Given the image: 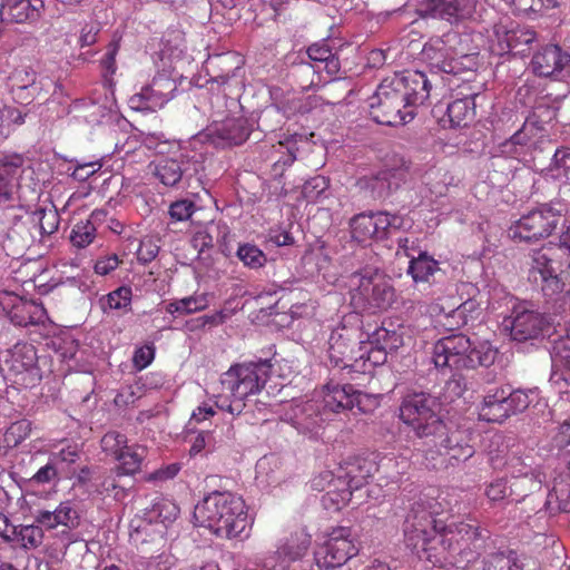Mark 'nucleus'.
Returning a JSON list of instances; mask_svg holds the SVG:
<instances>
[{"instance_id":"f257e3e1","label":"nucleus","mask_w":570,"mask_h":570,"mask_svg":"<svg viewBox=\"0 0 570 570\" xmlns=\"http://www.w3.org/2000/svg\"><path fill=\"white\" fill-rule=\"evenodd\" d=\"M432 502L420 500L413 504L404 521V539L407 548L420 559L433 561L436 557L433 542L438 539L445 550L464 551L480 537L479 529L465 522L451 521L442 524L433 518Z\"/></svg>"},{"instance_id":"f03ea898","label":"nucleus","mask_w":570,"mask_h":570,"mask_svg":"<svg viewBox=\"0 0 570 570\" xmlns=\"http://www.w3.org/2000/svg\"><path fill=\"white\" fill-rule=\"evenodd\" d=\"M431 81L419 70H406L384 78L370 100L373 119L382 125L401 126L414 118V107L430 97Z\"/></svg>"},{"instance_id":"7ed1b4c3","label":"nucleus","mask_w":570,"mask_h":570,"mask_svg":"<svg viewBox=\"0 0 570 570\" xmlns=\"http://www.w3.org/2000/svg\"><path fill=\"white\" fill-rule=\"evenodd\" d=\"M194 519L197 525L225 539L248 538L253 524L245 501L230 492L208 494L195 507Z\"/></svg>"},{"instance_id":"20e7f679","label":"nucleus","mask_w":570,"mask_h":570,"mask_svg":"<svg viewBox=\"0 0 570 570\" xmlns=\"http://www.w3.org/2000/svg\"><path fill=\"white\" fill-rule=\"evenodd\" d=\"M363 394L351 384H340L331 379L322 389L318 397L306 402L291 403L284 420L292 423L299 432L316 435L318 429L328 419V413L360 405Z\"/></svg>"},{"instance_id":"39448f33","label":"nucleus","mask_w":570,"mask_h":570,"mask_svg":"<svg viewBox=\"0 0 570 570\" xmlns=\"http://www.w3.org/2000/svg\"><path fill=\"white\" fill-rule=\"evenodd\" d=\"M271 368L267 360L232 366L220 377L222 392L213 394L214 404L232 415H239L245 409V400L265 386Z\"/></svg>"},{"instance_id":"423d86ee","label":"nucleus","mask_w":570,"mask_h":570,"mask_svg":"<svg viewBox=\"0 0 570 570\" xmlns=\"http://www.w3.org/2000/svg\"><path fill=\"white\" fill-rule=\"evenodd\" d=\"M476 47L470 45L468 35L449 32L431 38L422 48V60L432 69L444 73L460 75L476 68Z\"/></svg>"},{"instance_id":"0eeeda50","label":"nucleus","mask_w":570,"mask_h":570,"mask_svg":"<svg viewBox=\"0 0 570 570\" xmlns=\"http://www.w3.org/2000/svg\"><path fill=\"white\" fill-rule=\"evenodd\" d=\"M212 107H217L213 110L212 122L204 131L190 138V145L205 150L204 142L207 140L217 147L243 144L249 136V127L247 119L237 111L238 102L217 96L216 102L212 101Z\"/></svg>"},{"instance_id":"6e6552de","label":"nucleus","mask_w":570,"mask_h":570,"mask_svg":"<svg viewBox=\"0 0 570 570\" xmlns=\"http://www.w3.org/2000/svg\"><path fill=\"white\" fill-rule=\"evenodd\" d=\"M495 354V351L485 343L476 346L465 335L452 334L434 344L432 361L435 367L460 371L489 366L494 362Z\"/></svg>"},{"instance_id":"1a4fd4ad","label":"nucleus","mask_w":570,"mask_h":570,"mask_svg":"<svg viewBox=\"0 0 570 570\" xmlns=\"http://www.w3.org/2000/svg\"><path fill=\"white\" fill-rule=\"evenodd\" d=\"M206 151L185 142L170 144V155L150 164L151 173L167 187H176L184 178L197 175L204 169Z\"/></svg>"},{"instance_id":"9d476101","label":"nucleus","mask_w":570,"mask_h":570,"mask_svg":"<svg viewBox=\"0 0 570 570\" xmlns=\"http://www.w3.org/2000/svg\"><path fill=\"white\" fill-rule=\"evenodd\" d=\"M346 286L351 304L362 312L385 311L395 301L390 281L377 272L354 273L347 278Z\"/></svg>"},{"instance_id":"9b49d317","label":"nucleus","mask_w":570,"mask_h":570,"mask_svg":"<svg viewBox=\"0 0 570 570\" xmlns=\"http://www.w3.org/2000/svg\"><path fill=\"white\" fill-rule=\"evenodd\" d=\"M400 419L419 438L442 436L445 423L441 416V403L438 397L425 393L406 395L400 406Z\"/></svg>"},{"instance_id":"f8f14e48","label":"nucleus","mask_w":570,"mask_h":570,"mask_svg":"<svg viewBox=\"0 0 570 570\" xmlns=\"http://www.w3.org/2000/svg\"><path fill=\"white\" fill-rule=\"evenodd\" d=\"M361 324L360 314L352 312L344 315L332 330L327 342V354L334 366L351 371V363L354 362L360 341L364 337Z\"/></svg>"},{"instance_id":"ddd939ff","label":"nucleus","mask_w":570,"mask_h":570,"mask_svg":"<svg viewBox=\"0 0 570 570\" xmlns=\"http://www.w3.org/2000/svg\"><path fill=\"white\" fill-rule=\"evenodd\" d=\"M0 370L9 380L23 387H33L42 379L37 351L28 343H17L7 350Z\"/></svg>"},{"instance_id":"4468645a","label":"nucleus","mask_w":570,"mask_h":570,"mask_svg":"<svg viewBox=\"0 0 570 570\" xmlns=\"http://www.w3.org/2000/svg\"><path fill=\"white\" fill-rule=\"evenodd\" d=\"M309 546L308 533L303 530L292 533L279 540L275 550L257 559V570H315L314 564H309L308 569L297 564L307 553Z\"/></svg>"},{"instance_id":"2eb2a0df","label":"nucleus","mask_w":570,"mask_h":570,"mask_svg":"<svg viewBox=\"0 0 570 570\" xmlns=\"http://www.w3.org/2000/svg\"><path fill=\"white\" fill-rule=\"evenodd\" d=\"M561 212V209L550 205L538 207L514 222L509 228V236L520 242H532L548 237L560 223Z\"/></svg>"},{"instance_id":"dca6fc26","label":"nucleus","mask_w":570,"mask_h":570,"mask_svg":"<svg viewBox=\"0 0 570 570\" xmlns=\"http://www.w3.org/2000/svg\"><path fill=\"white\" fill-rule=\"evenodd\" d=\"M358 552L352 531L346 527L333 529L324 544L315 552V570L343 566Z\"/></svg>"},{"instance_id":"f3484780","label":"nucleus","mask_w":570,"mask_h":570,"mask_svg":"<svg viewBox=\"0 0 570 570\" xmlns=\"http://www.w3.org/2000/svg\"><path fill=\"white\" fill-rule=\"evenodd\" d=\"M417 12L422 18L440 19L451 24L482 20V11L476 9V0H423Z\"/></svg>"},{"instance_id":"a211bd4d","label":"nucleus","mask_w":570,"mask_h":570,"mask_svg":"<svg viewBox=\"0 0 570 570\" xmlns=\"http://www.w3.org/2000/svg\"><path fill=\"white\" fill-rule=\"evenodd\" d=\"M0 315L17 326L45 325L48 321L42 304L27 301L13 292L0 291Z\"/></svg>"},{"instance_id":"6ab92c4d","label":"nucleus","mask_w":570,"mask_h":570,"mask_svg":"<svg viewBox=\"0 0 570 570\" xmlns=\"http://www.w3.org/2000/svg\"><path fill=\"white\" fill-rule=\"evenodd\" d=\"M535 40V32L529 28L520 27L513 22L503 21L493 27L489 49L492 53L503 56L511 51L524 55L529 45Z\"/></svg>"},{"instance_id":"aec40b11","label":"nucleus","mask_w":570,"mask_h":570,"mask_svg":"<svg viewBox=\"0 0 570 570\" xmlns=\"http://www.w3.org/2000/svg\"><path fill=\"white\" fill-rule=\"evenodd\" d=\"M509 304L512 311L504 316L502 326L515 341H525L537 337L544 326L543 317L528 308L525 303H519L515 298L510 297Z\"/></svg>"},{"instance_id":"412c9836","label":"nucleus","mask_w":570,"mask_h":570,"mask_svg":"<svg viewBox=\"0 0 570 570\" xmlns=\"http://www.w3.org/2000/svg\"><path fill=\"white\" fill-rule=\"evenodd\" d=\"M232 60H234V56L229 53L218 55L209 57L204 67L206 76H208L205 82L210 85V90L219 91L222 89L224 98L239 91L243 85L239 75L240 68L232 66Z\"/></svg>"},{"instance_id":"4be33fe9","label":"nucleus","mask_w":570,"mask_h":570,"mask_svg":"<svg viewBox=\"0 0 570 570\" xmlns=\"http://www.w3.org/2000/svg\"><path fill=\"white\" fill-rule=\"evenodd\" d=\"M177 89L175 81L165 73L154 77L151 82L132 95L129 107L136 111L154 112L161 109L171 98Z\"/></svg>"},{"instance_id":"5701e85b","label":"nucleus","mask_w":570,"mask_h":570,"mask_svg":"<svg viewBox=\"0 0 570 570\" xmlns=\"http://www.w3.org/2000/svg\"><path fill=\"white\" fill-rule=\"evenodd\" d=\"M532 71L540 77H560L570 81V55L559 46L548 45L539 49L531 60Z\"/></svg>"},{"instance_id":"b1692460","label":"nucleus","mask_w":570,"mask_h":570,"mask_svg":"<svg viewBox=\"0 0 570 570\" xmlns=\"http://www.w3.org/2000/svg\"><path fill=\"white\" fill-rule=\"evenodd\" d=\"M23 171L21 156L11 155L0 158V206L9 208L19 205V179Z\"/></svg>"},{"instance_id":"393cba45","label":"nucleus","mask_w":570,"mask_h":570,"mask_svg":"<svg viewBox=\"0 0 570 570\" xmlns=\"http://www.w3.org/2000/svg\"><path fill=\"white\" fill-rule=\"evenodd\" d=\"M80 515L72 501L61 502L53 511L39 510L35 521L47 530L61 527V534L69 537L70 531L79 525Z\"/></svg>"},{"instance_id":"a878e982","label":"nucleus","mask_w":570,"mask_h":570,"mask_svg":"<svg viewBox=\"0 0 570 570\" xmlns=\"http://www.w3.org/2000/svg\"><path fill=\"white\" fill-rule=\"evenodd\" d=\"M540 132L541 128L537 127L535 121L527 119L519 131L499 145V155L515 159L524 158L537 139L541 137Z\"/></svg>"},{"instance_id":"bb28decb","label":"nucleus","mask_w":570,"mask_h":570,"mask_svg":"<svg viewBox=\"0 0 570 570\" xmlns=\"http://www.w3.org/2000/svg\"><path fill=\"white\" fill-rule=\"evenodd\" d=\"M394 464L392 459L383 460L381 464H376L373 460L357 458L353 461L346 462L343 475V481L352 490L360 489L367 482V479L373 476L375 472L383 468L390 469Z\"/></svg>"},{"instance_id":"cd10ccee","label":"nucleus","mask_w":570,"mask_h":570,"mask_svg":"<svg viewBox=\"0 0 570 570\" xmlns=\"http://www.w3.org/2000/svg\"><path fill=\"white\" fill-rule=\"evenodd\" d=\"M435 439V443L440 444L445 450V454L451 460L463 462L470 459L474 454V449L470 443V435L463 430L445 431L442 436L432 435Z\"/></svg>"},{"instance_id":"c85d7f7f","label":"nucleus","mask_w":570,"mask_h":570,"mask_svg":"<svg viewBox=\"0 0 570 570\" xmlns=\"http://www.w3.org/2000/svg\"><path fill=\"white\" fill-rule=\"evenodd\" d=\"M43 8V0H2L0 19L22 23L35 20Z\"/></svg>"},{"instance_id":"c756f323","label":"nucleus","mask_w":570,"mask_h":570,"mask_svg":"<svg viewBox=\"0 0 570 570\" xmlns=\"http://www.w3.org/2000/svg\"><path fill=\"white\" fill-rule=\"evenodd\" d=\"M411 328L404 324H397L396 326L390 323H383V325L376 328L370 336L372 344L381 346L387 352H394L403 346L407 341L411 340Z\"/></svg>"},{"instance_id":"7c9ffc66","label":"nucleus","mask_w":570,"mask_h":570,"mask_svg":"<svg viewBox=\"0 0 570 570\" xmlns=\"http://www.w3.org/2000/svg\"><path fill=\"white\" fill-rule=\"evenodd\" d=\"M479 416L487 422L501 423L510 416L504 387L490 389L483 397Z\"/></svg>"},{"instance_id":"2f4dec72","label":"nucleus","mask_w":570,"mask_h":570,"mask_svg":"<svg viewBox=\"0 0 570 570\" xmlns=\"http://www.w3.org/2000/svg\"><path fill=\"white\" fill-rule=\"evenodd\" d=\"M387 356V351L372 344V340L368 341H360V346L357 347V355L354 358V362L351 363V372L357 373H371L372 370L385 363Z\"/></svg>"},{"instance_id":"473e14b6","label":"nucleus","mask_w":570,"mask_h":570,"mask_svg":"<svg viewBox=\"0 0 570 570\" xmlns=\"http://www.w3.org/2000/svg\"><path fill=\"white\" fill-rule=\"evenodd\" d=\"M552 374L550 380H570V328L566 336L558 338L551 350Z\"/></svg>"},{"instance_id":"72a5a7b5","label":"nucleus","mask_w":570,"mask_h":570,"mask_svg":"<svg viewBox=\"0 0 570 570\" xmlns=\"http://www.w3.org/2000/svg\"><path fill=\"white\" fill-rule=\"evenodd\" d=\"M9 87L17 99L33 97L40 89L36 81V72L29 67L13 70L9 76Z\"/></svg>"},{"instance_id":"f704fd0d","label":"nucleus","mask_w":570,"mask_h":570,"mask_svg":"<svg viewBox=\"0 0 570 570\" xmlns=\"http://www.w3.org/2000/svg\"><path fill=\"white\" fill-rule=\"evenodd\" d=\"M475 97L466 96L448 105V117L452 127H466L475 118Z\"/></svg>"},{"instance_id":"c9c22d12","label":"nucleus","mask_w":570,"mask_h":570,"mask_svg":"<svg viewBox=\"0 0 570 570\" xmlns=\"http://www.w3.org/2000/svg\"><path fill=\"white\" fill-rule=\"evenodd\" d=\"M373 219L376 239H383L396 230H406L412 226V219L386 212L373 213Z\"/></svg>"},{"instance_id":"e433bc0d","label":"nucleus","mask_w":570,"mask_h":570,"mask_svg":"<svg viewBox=\"0 0 570 570\" xmlns=\"http://www.w3.org/2000/svg\"><path fill=\"white\" fill-rule=\"evenodd\" d=\"M504 392L510 415L524 411L532 403H534V406H547V403L541 400L540 391L537 387L514 391H511L510 387H504Z\"/></svg>"},{"instance_id":"4c0bfd02","label":"nucleus","mask_w":570,"mask_h":570,"mask_svg":"<svg viewBox=\"0 0 570 570\" xmlns=\"http://www.w3.org/2000/svg\"><path fill=\"white\" fill-rule=\"evenodd\" d=\"M27 220L38 229L40 236L51 235L58 229L59 214L53 205L38 207L27 213Z\"/></svg>"},{"instance_id":"58836bf2","label":"nucleus","mask_w":570,"mask_h":570,"mask_svg":"<svg viewBox=\"0 0 570 570\" xmlns=\"http://www.w3.org/2000/svg\"><path fill=\"white\" fill-rule=\"evenodd\" d=\"M208 306V294L200 293L169 302L166 312L173 316H181L205 311Z\"/></svg>"},{"instance_id":"ea45409f","label":"nucleus","mask_w":570,"mask_h":570,"mask_svg":"<svg viewBox=\"0 0 570 570\" xmlns=\"http://www.w3.org/2000/svg\"><path fill=\"white\" fill-rule=\"evenodd\" d=\"M179 511V507L173 500L157 498L146 517L150 522H159L167 527L177 519Z\"/></svg>"},{"instance_id":"a19ab883","label":"nucleus","mask_w":570,"mask_h":570,"mask_svg":"<svg viewBox=\"0 0 570 570\" xmlns=\"http://www.w3.org/2000/svg\"><path fill=\"white\" fill-rule=\"evenodd\" d=\"M439 269V263L424 252L419 253L417 257L410 261L407 273L415 283H419L429 282L430 277Z\"/></svg>"},{"instance_id":"79ce46f5","label":"nucleus","mask_w":570,"mask_h":570,"mask_svg":"<svg viewBox=\"0 0 570 570\" xmlns=\"http://www.w3.org/2000/svg\"><path fill=\"white\" fill-rule=\"evenodd\" d=\"M70 111L90 125L101 124L109 116V110L105 106L85 99L73 101Z\"/></svg>"},{"instance_id":"37998d69","label":"nucleus","mask_w":570,"mask_h":570,"mask_svg":"<svg viewBox=\"0 0 570 570\" xmlns=\"http://www.w3.org/2000/svg\"><path fill=\"white\" fill-rule=\"evenodd\" d=\"M307 55L314 62L324 65L323 69L330 75L335 76L340 70L338 59L326 42H317L308 47Z\"/></svg>"},{"instance_id":"c03bdc74","label":"nucleus","mask_w":570,"mask_h":570,"mask_svg":"<svg viewBox=\"0 0 570 570\" xmlns=\"http://www.w3.org/2000/svg\"><path fill=\"white\" fill-rule=\"evenodd\" d=\"M42 529L43 527H41L39 523L19 525L14 534L16 538L11 543L24 550L36 549L42 543Z\"/></svg>"},{"instance_id":"a18cd8bd","label":"nucleus","mask_w":570,"mask_h":570,"mask_svg":"<svg viewBox=\"0 0 570 570\" xmlns=\"http://www.w3.org/2000/svg\"><path fill=\"white\" fill-rule=\"evenodd\" d=\"M352 492L346 483H335L322 497V504L326 510L338 511L351 501Z\"/></svg>"},{"instance_id":"49530a36","label":"nucleus","mask_w":570,"mask_h":570,"mask_svg":"<svg viewBox=\"0 0 570 570\" xmlns=\"http://www.w3.org/2000/svg\"><path fill=\"white\" fill-rule=\"evenodd\" d=\"M146 454V449L139 445L128 446L120 454L118 471L120 474L129 475L140 469L141 461Z\"/></svg>"},{"instance_id":"de8ad7c7","label":"nucleus","mask_w":570,"mask_h":570,"mask_svg":"<svg viewBox=\"0 0 570 570\" xmlns=\"http://www.w3.org/2000/svg\"><path fill=\"white\" fill-rule=\"evenodd\" d=\"M132 292L128 286H121L101 299V308L107 311L127 312L131 304Z\"/></svg>"},{"instance_id":"09e8293b","label":"nucleus","mask_w":570,"mask_h":570,"mask_svg":"<svg viewBox=\"0 0 570 570\" xmlns=\"http://www.w3.org/2000/svg\"><path fill=\"white\" fill-rule=\"evenodd\" d=\"M548 174L551 178L560 181L570 183V149L561 148L558 149L554 155L552 163L549 166Z\"/></svg>"},{"instance_id":"8fccbe9b","label":"nucleus","mask_w":570,"mask_h":570,"mask_svg":"<svg viewBox=\"0 0 570 570\" xmlns=\"http://www.w3.org/2000/svg\"><path fill=\"white\" fill-rule=\"evenodd\" d=\"M352 234L358 242H366L376 238L373 213L360 214L352 219Z\"/></svg>"},{"instance_id":"3c124183","label":"nucleus","mask_w":570,"mask_h":570,"mask_svg":"<svg viewBox=\"0 0 570 570\" xmlns=\"http://www.w3.org/2000/svg\"><path fill=\"white\" fill-rule=\"evenodd\" d=\"M484 570H522V568L518 562L517 554L509 551L508 553L489 554L484 560Z\"/></svg>"},{"instance_id":"603ef678","label":"nucleus","mask_w":570,"mask_h":570,"mask_svg":"<svg viewBox=\"0 0 570 570\" xmlns=\"http://www.w3.org/2000/svg\"><path fill=\"white\" fill-rule=\"evenodd\" d=\"M328 187L330 183L324 176H315L305 181L302 195L308 203H318L327 197Z\"/></svg>"},{"instance_id":"864d4df0","label":"nucleus","mask_w":570,"mask_h":570,"mask_svg":"<svg viewBox=\"0 0 570 570\" xmlns=\"http://www.w3.org/2000/svg\"><path fill=\"white\" fill-rule=\"evenodd\" d=\"M26 115L21 110L0 104V140L7 138L14 125H22Z\"/></svg>"},{"instance_id":"5fc2aeb1","label":"nucleus","mask_w":570,"mask_h":570,"mask_svg":"<svg viewBox=\"0 0 570 570\" xmlns=\"http://www.w3.org/2000/svg\"><path fill=\"white\" fill-rule=\"evenodd\" d=\"M96 237V226L91 220L77 223L70 233V242L78 248L90 245Z\"/></svg>"},{"instance_id":"6e6d98bb","label":"nucleus","mask_w":570,"mask_h":570,"mask_svg":"<svg viewBox=\"0 0 570 570\" xmlns=\"http://www.w3.org/2000/svg\"><path fill=\"white\" fill-rule=\"evenodd\" d=\"M237 256L249 268H261L266 263V255L253 244L239 245Z\"/></svg>"},{"instance_id":"4d7b16f0","label":"nucleus","mask_w":570,"mask_h":570,"mask_svg":"<svg viewBox=\"0 0 570 570\" xmlns=\"http://www.w3.org/2000/svg\"><path fill=\"white\" fill-rule=\"evenodd\" d=\"M101 448L106 453L114 455L118 460L120 454L127 449V439L119 432H108L101 439Z\"/></svg>"},{"instance_id":"13d9d810","label":"nucleus","mask_w":570,"mask_h":570,"mask_svg":"<svg viewBox=\"0 0 570 570\" xmlns=\"http://www.w3.org/2000/svg\"><path fill=\"white\" fill-rule=\"evenodd\" d=\"M159 252V245L153 237H144L137 248V258L139 262L146 264L151 262Z\"/></svg>"},{"instance_id":"bf43d9fd","label":"nucleus","mask_w":570,"mask_h":570,"mask_svg":"<svg viewBox=\"0 0 570 570\" xmlns=\"http://www.w3.org/2000/svg\"><path fill=\"white\" fill-rule=\"evenodd\" d=\"M214 448V436L209 431L199 432L193 440L189 454L196 456L202 454L204 451H212Z\"/></svg>"},{"instance_id":"052dcab7","label":"nucleus","mask_w":570,"mask_h":570,"mask_svg":"<svg viewBox=\"0 0 570 570\" xmlns=\"http://www.w3.org/2000/svg\"><path fill=\"white\" fill-rule=\"evenodd\" d=\"M389 176L390 171H381L370 179L367 177L361 178L360 184L371 188L377 196H382L390 188Z\"/></svg>"},{"instance_id":"680f3d73","label":"nucleus","mask_w":570,"mask_h":570,"mask_svg":"<svg viewBox=\"0 0 570 570\" xmlns=\"http://www.w3.org/2000/svg\"><path fill=\"white\" fill-rule=\"evenodd\" d=\"M195 204L188 199H181L173 203L169 208V215L178 222L186 220L191 217L195 212Z\"/></svg>"},{"instance_id":"e2e57ef3","label":"nucleus","mask_w":570,"mask_h":570,"mask_svg":"<svg viewBox=\"0 0 570 570\" xmlns=\"http://www.w3.org/2000/svg\"><path fill=\"white\" fill-rule=\"evenodd\" d=\"M419 253H423L420 249V243L416 237H401L397 240V249L396 255L397 256H404L410 258H415V254L419 255Z\"/></svg>"},{"instance_id":"0e129e2a","label":"nucleus","mask_w":570,"mask_h":570,"mask_svg":"<svg viewBox=\"0 0 570 570\" xmlns=\"http://www.w3.org/2000/svg\"><path fill=\"white\" fill-rule=\"evenodd\" d=\"M155 358V346L146 344L138 347L132 357L134 365L137 370L146 368Z\"/></svg>"},{"instance_id":"69168bd1","label":"nucleus","mask_w":570,"mask_h":570,"mask_svg":"<svg viewBox=\"0 0 570 570\" xmlns=\"http://www.w3.org/2000/svg\"><path fill=\"white\" fill-rule=\"evenodd\" d=\"M507 470L512 474L513 478H524L531 483V488L538 485V482L533 478H528L531 472V468L523 463L519 458H512L507 463Z\"/></svg>"},{"instance_id":"338daca9","label":"nucleus","mask_w":570,"mask_h":570,"mask_svg":"<svg viewBox=\"0 0 570 570\" xmlns=\"http://www.w3.org/2000/svg\"><path fill=\"white\" fill-rule=\"evenodd\" d=\"M335 483H345L343 475L340 474L337 478H334L331 471H324L312 480V488L317 491L326 492L327 490H332Z\"/></svg>"},{"instance_id":"774afa93","label":"nucleus","mask_w":570,"mask_h":570,"mask_svg":"<svg viewBox=\"0 0 570 570\" xmlns=\"http://www.w3.org/2000/svg\"><path fill=\"white\" fill-rule=\"evenodd\" d=\"M100 31L99 24L96 22L85 23L79 33L78 43L80 48L90 47L97 41Z\"/></svg>"}]
</instances>
